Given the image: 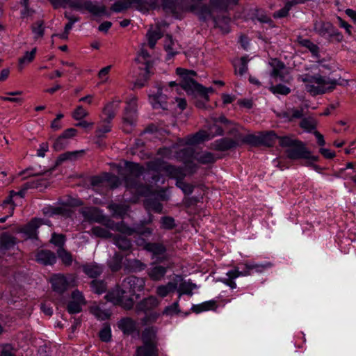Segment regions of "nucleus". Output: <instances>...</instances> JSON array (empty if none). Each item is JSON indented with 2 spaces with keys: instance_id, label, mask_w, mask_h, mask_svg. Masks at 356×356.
<instances>
[{
  "instance_id": "1",
  "label": "nucleus",
  "mask_w": 356,
  "mask_h": 356,
  "mask_svg": "<svg viewBox=\"0 0 356 356\" xmlns=\"http://www.w3.org/2000/svg\"><path fill=\"white\" fill-rule=\"evenodd\" d=\"M145 281L143 278L134 275L124 278L120 285L109 291L105 296L107 301L114 305L122 307L126 310H130L134 307V300L132 296L138 291L144 289Z\"/></svg>"
},
{
  "instance_id": "2",
  "label": "nucleus",
  "mask_w": 356,
  "mask_h": 356,
  "mask_svg": "<svg viewBox=\"0 0 356 356\" xmlns=\"http://www.w3.org/2000/svg\"><path fill=\"white\" fill-rule=\"evenodd\" d=\"M204 127L206 129H202V143L209 140L215 136H222L225 134L228 136L241 137L238 124L227 118L224 114L213 118L210 121L204 120Z\"/></svg>"
},
{
  "instance_id": "3",
  "label": "nucleus",
  "mask_w": 356,
  "mask_h": 356,
  "mask_svg": "<svg viewBox=\"0 0 356 356\" xmlns=\"http://www.w3.org/2000/svg\"><path fill=\"white\" fill-rule=\"evenodd\" d=\"M200 143V131H197L193 136H188L185 140L186 147H180L177 145H172L170 147L160 148L158 154L162 157L168 159H175L182 161L186 165L193 163L196 159L195 155V145Z\"/></svg>"
},
{
  "instance_id": "4",
  "label": "nucleus",
  "mask_w": 356,
  "mask_h": 356,
  "mask_svg": "<svg viewBox=\"0 0 356 356\" xmlns=\"http://www.w3.org/2000/svg\"><path fill=\"white\" fill-rule=\"evenodd\" d=\"M300 80L307 83H317L318 86H307L308 90L312 92L314 95L325 94L326 92L334 90L337 86H343L347 83V81L341 79V76L337 79H330L329 76H324L320 74H305L301 76Z\"/></svg>"
},
{
  "instance_id": "5",
  "label": "nucleus",
  "mask_w": 356,
  "mask_h": 356,
  "mask_svg": "<svg viewBox=\"0 0 356 356\" xmlns=\"http://www.w3.org/2000/svg\"><path fill=\"white\" fill-rule=\"evenodd\" d=\"M176 74L179 76V82L177 83L175 81H170L169 83L170 88L180 86L187 95L193 98H196L200 95V84L195 79L197 77L196 72L182 67H177L176 69Z\"/></svg>"
},
{
  "instance_id": "6",
  "label": "nucleus",
  "mask_w": 356,
  "mask_h": 356,
  "mask_svg": "<svg viewBox=\"0 0 356 356\" xmlns=\"http://www.w3.org/2000/svg\"><path fill=\"white\" fill-rule=\"evenodd\" d=\"M161 7L166 13L181 18L186 12L199 15L200 0H161Z\"/></svg>"
},
{
  "instance_id": "7",
  "label": "nucleus",
  "mask_w": 356,
  "mask_h": 356,
  "mask_svg": "<svg viewBox=\"0 0 356 356\" xmlns=\"http://www.w3.org/2000/svg\"><path fill=\"white\" fill-rule=\"evenodd\" d=\"M144 170V168L139 164L132 162L126 163L124 168L120 171V175L123 177L127 190L137 195L143 194L145 187L138 182V179Z\"/></svg>"
},
{
  "instance_id": "8",
  "label": "nucleus",
  "mask_w": 356,
  "mask_h": 356,
  "mask_svg": "<svg viewBox=\"0 0 356 356\" xmlns=\"http://www.w3.org/2000/svg\"><path fill=\"white\" fill-rule=\"evenodd\" d=\"M281 147H287L285 150L286 157L291 161L305 159L308 156L309 149L305 143L300 140L292 139L289 136H282L280 138Z\"/></svg>"
},
{
  "instance_id": "9",
  "label": "nucleus",
  "mask_w": 356,
  "mask_h": 356,
  "mask_svg": "<svg viewBox=\"0 0 356 356\" xmlns=\"http://www.w3.org/2000/svg\"><path fill=\"white\" fill-rule=\"evenodd\" d=\"M281 136L274 131L259 132V136L254 134H248L242 137L241 142L250 145L251 147H258L263 145L266 147H273L276 140L280 141Z\"/></svg>"
},
{
  "instance_id": "10",
  "label": "nucleus",
  "mask_w": 356,
  "mask_h": 356,
  "mask_svg": "<svg viewBox=\"0 0 356 356\" xmlns=\"http://www.w3.org/2000/svg\"><path fill=\"white\" fill-rule=\"evenodd\" d=\"M313 29L318 35L327 39L329 41L334 40L337 42H341L343 35L332 22L316 19L313 22Z\"/></svg>"
},
{
  "instance_id": "11",
  "label": "nucleus",
  "mask_w": 356,
  "mask_h": 356,
  "mask_svg": "<svg viewBox=\"0 0 356 356\" xmlns=\"http://www.w3.org/2000/svg\"><path fill=\"white\" fill-rule=\"evenodd\" d=\"M67 6L79 11L86 10L94 15H110L104 5L90 0H67Z\"/></svg>"
},
{
  "instance_id": "12",
  "label": "nucleus",
  "mask_w": 356,
  "mask_h": 356,
  "mask_svg": "<svg viewBox=\"0 0 356 356\" xmlns=\"http://www.w3.org/2000/svg\"><path fill=\"white\" fill-rule=\"evenodd\" d=\"M105 226L110 229L117 230L127 235H131L134 233H136L138 236V238H140V237H149L152 234V229L151 228L143 227L132 229L126 226L123 222L116 224L111 219L106 220Z\"/></svg>"
},
{
  "instance_id": "13",
  "label": "nucleus",
  "mask_w": 356,
  "mask_h": 356,
  "mask_svg": "<svg viewBox=\"0 0 356 356\" xmlns=\"http://www.w3.org/2000/svg\"><path fill=\"white\" fill-rule=\"evenodd\" d=\"M239 268V267H237L228 270L225 277L214 276L215 273L211 271L209 276L205 277V281L207 282V280H209L210 277H211L212 282H220L229 286L231 289H235L237 287L235 280L240 276H243Z\"/></svg>"
},
{
  "instance_id": "14",
  "label": "nucleus",
  "mask_w": 356,
  "mask_h": 356,
  "mask_svg": "<svg viewBox=\"0 0 356 356\" xmlns=\"http://www.w3.org/2000/svg\"><path fill=\"white\" fill-rule=\"evenodd\" d=\"M125 103L127 106L124 111L123 121L129 125H133L137 118L138 97L131 95Z\"/></svg>"
},
{
  "instance_id": "15",
  "label": "nucleus",
  "mask_w": 356,
  "mask_h": 356,
  "mask_svg": "<svg viewBox=\"0 0 356 356\" xmlns=\"http://www.w3.org/2000/svg\"><path fill=\"white\" fill-rule=\"evenodd\" d=\"M272 78L275 81L284 83H290L292 80L291 76L286 70L284 63L279 59H275L273 62V70L270 74Z\"/></svg>"
},
{
  "instance_id": "16",
  "label": "nucleus",
  "mask_w": 356,
  "mask_h": 356,
  "mask_svg": "<svg viewBox=\"0 0 356 356\" xmlns=\"http://www.w3.org/2000/svg\"><path fill=\"white\" fill-rule=\"evenodd\" d=\"M86 304V301L83 293L79 290H75L72 293L71 300L67 305V312L71 314H77L81 312L82 306Z\"/></svg>"
},
{
  "instance_id": "17",
  "label": "nucleus",
  "mask_w": 356,
  "mask_h": 356,
  "mask_svg": "<svg viewBox=\"0 0 356 356\" xmlns=\"http://www.w3.org/2000/svg\"><path fill=\"white\" fill-rule=\"evenodd\" d=\"M238 147H239L238 140L229 138V136H222L221 138L211 143V149L220 152L232 150Z\"/></svg>"
},
{
  "instance_id": "18",
  "label": "nucleus",
  "mask_w": 356,
  "mask_h": 356,
  "mask_svg": "<svg viewBox=\"0 0 356 356\" xmlns=\"http://www.w3.org/2000/svg\"><path fill=\"white\" fill-rule=\"evenodd\" d=\"M211 18L213 27L219 29L222 34L227 35L231 31L232 18L229 15L211 14Z\"/></svg>"
},
{
  "instance_id": "19",
  "label": "nucleus",
  "mask_w": 356,
  "mask_h": 356,
  "mask_svg": "<svg viewBox=\"0 0 356 356\" xmlns=\"http://www.w3.org/2000/svg\"><path fill=\"white\" fill-rule=\"evenodd\" d=\"M81 213L86 221L102 223L105 225L106 218L102 211L96 207H85L81 211Z\"/></svg>"
},
{
  "instance_id": "20",
  "label": "nucleus",
  "mask_w": 356,
  "mask_h": 356,
  "mask_svg": "<svg viewBox=\"0 0 356 356\" xmlns=\"http://www.w3.org/2000/svg\"><path fill=\"white\" fill-rule=\"evenodd\" d=\"M159 305V300L157 298L150 296L147 298H143L136 305L135 312L137 314H147L157 307Z\"/></svg>"
},
{
  "instance_id": "21",
  "label": "nucleus",
  "mask_w": 356,
  "mask_h": 356,
  "mask_svg": "<svg viewBox=\"0 0 356 356\" xmlns=\"http://www.w3.org/2000/svg\"><path fill=\"white\" fill-rule=\"evenodd\" d=\"M163 90L168 91L167 88H159L158 92L155 95H149V100L153 108L163 110L167 109L168 107V95L163 93Z\"/></svg>"
},
{
  "instance_id": "22",
  "label": "nucleus",
  "mask_w": 356,
  "mask_h": 356,
  "mask_svg": "<svg viewBox=\"0 0 356 356\" xmlns=\"http://www.w3.org/2000/svg\"><path fill=\"white\" fill-rule=\"evenodd\" d=\"M145 237H140V238L136 239V242L138 245L144 246V248L152 252L155 256L163 255L165 252V248L161 243H146L145 241Z\"/></svg>"
},
{
  "instance_id": "23",
  "label": "nucleus",
  "mask_w": 356,
  "mask_h": 356,
  "mask_svg": "<svg viewBox=\"0 0 356 356\" xmlns=\"http://www.w3.org/2000/svg\"><path fill=\"white\" fill-rule=\"evenodd\" d=\"M244 268L241 271L243 276L251 275V271L254 270L257 273H261L268 268L272 266L270 262L255 263V262H245L243 264Z\"/></svg>"
},
{
  "instance_id": "24",
  "label": "nucleus",
  "mask_w": 356,
  "mask_h": 356,
  "mask_svg": "<svg viewBox=\"0 0 356 356\" xmlns=\"http://www.w3.org/2000/svg\"><path fill=\"white\" fill-rule=\"evenodd\" d=\"M51 283L53 290L60 294L70 287V282L67 277L60 274L54 275L51 279Z\"/></svg>"
},
{
  "instance_id": "25",
  "label": "nucleus",
  "mask_w": 356,
  "mask_h": 356,
  "mask_svg": "<svg viewBox=\"0 0 356 356\" xmlns=\"http://www.w3.org/2000/svg\"><path fill=\"white\" fill-rule=\"evenodd\" d=\"M45 223L41 218H33L27 225L21 228L20 232L25 234L29 238H35L37 236L38 228Z\"/></svg>"
},
{
  "instance_id": "26",
  "label": "nucleus",
  "mask_w": 356,
  "mask_h": 356,
  "mask_svg": "<svg viewBox=\"0 0 356 356\" xmlns=\"http://www.w3.org/2000/svg\"><path fill=\"white\" fill-rule=\"evenodd\" d=\"M250 19L254 22L257 20L261 23L268 24L270 26H273V22L270 17L266 15L265 10L262 8L256 7L250 11Z\"/></svg>"
},
{
  "instance_id": "27",
  "label": "nucleus",
  "mask_w": 356,
  "mask_h": 356,
  "mask_svg": "<svg viewBox=\"0 0 356 356\" xmlns=\"http://www.w3.org/2000/svg\"><path fill=\"white\" fill-rule=\"evenodd\" d=\"M134 7L142 12L147 13L150 10H154L158 6V0H131Z\"/></svg>"
},
{
  "instance_id": "28",
  "label": "nucleus",
  "mask_w": 356,
  "mask_h": 356,
  "mask_svg": "<svg viewBox=\"0 0 356 356\" xmlns=\"http://www.w3.org/2000/svg\"><path fill=\"white\" fill-rule=\"evenodd\" d=\"M118 326L124 334H131L136 330V322L129 317L123 318L118 323Z\"/></svg>"
},
{
  "instance_id": "29",
  "label": "nucleus",
  "mask_w": 356,
  "mask_h": 356,
  "mask_svg": "<svg viewBox=\"0 0 356 356\" xmlns=\"http://www.w3.org/2000/svg\"><path fill=\"white\" fill-rule=\"evenodd\" d=\"M36 261L44 265H52L56 262V257L53 252L42 250L37 253Z\"/></svg>"
},
{
  "instance_id": "30",
  "label": "nucleus",
  "mask_w": 356,
  "mask_h": 356,
  "mask_svg": "<svg viewBox=\"0 0 356 356\" xmlns=\"http://www.w3.org/2000/svg\"><path fill=\"white\" fill-rule=\"evenodd\" d=\"M83 271L91 278L99 276L103 272V266L96 263H88L82 266Z\"/></svg>"
},
{
  "instance_id": "31",
  "label": "nucleus",
  "mask_w": 356,
  "mask_h": 356,
  "mask_svg": "<svg viewBox=\"0 0 356 356\" xmlns=\"http://www.w3.org/2000/svg\"><path fill=\"white\" fill-rule=\"evenodd\" d=\"M120 100H113L104 106L103 114L106 117V120L111 121L115 118L116 112L120 107Z\"/></svg>"
},
{
  "instance_id": "32",
  "label": "nucleus",
  "mask_w": 356,
  "mask_h": 356,
  "mask_svg": "<svg viewBox=\"0 0 356 356\" xmlns=\"http://www.w3.org/2000/svg\"><path fill=\"white\" fill-rule=\"evenodd\" d=\"M163 171L169 177L175 179L177 181L178 179H184L185 177V172L182 168L175 167L172 165H165L163 167Z\"/></svg>"
},
{
  "instance_id": "33",
  "label": "nucleus",
  "mask_w": 356,
  "mask_h": 356,
  "mask_svg": "<svg viewBox=\"0 0 356 356\" xmlns=\"http://www.w3.org/2000/svg\"><path fill=\"white\" fill-rule=\"evenodd\" d=\"M157 329L156 327H146L142 332L143 344H156Z\"/></svg>"
},
{
  "instance_id": "34",
  "label": "nucleus",
  "mask_w": 356,
  "mask_h": 356,
  "mask_svg": "<svg viewBox=\"0 0 356 356\" xmlns=\"http://www.w3.org/2000/svg\"><path fill=\"white\" fill-rule=\"evenodd\" d=\"M90 312L99 321L109 319L111 316V312L109 309H104L100 305L90 307Z\"/></svg>"
},
{
  "instance_id": "35",
  "label": "nucleus",
  "mask_w": 356,
  "mask_h": 356,
  "mask_svg": "<svg viewBox=\"0 0 356 356\" xmlns=\"http://www.w3.org/2000/svg\"><path fill=\"white\" fill-rule=\"evenodd\" d=\"M231 302V300H210L202 302V312L204 311L213 310L216 311L219 307H225L227 302Z\"/></svg>"
},
{
  "instance_id": "36",
  "label": "nucleus",
  "mask_w": 356,
  "mask_h": 356,
  "mask_svg": "<svg viewBox=\"0 0 356 356\" xmlns=\"http://www.w3.org/2000/svg\"><path fill=\"white\" fill-rule=\"evenodd\" d=\"M136 356H158L156 344H143L136 350Z\"/></svg>"
},
{
  "instance_id": "37",
  "label": "nucleus",
  "mask_w": 356,
  "mask_h": 356,
  "mask_svg": "<svg viewBox=\"0 0 356 356\" xmlns=\"http://www.w3.org/2000/svg\"><path fill=\"white\" fill-rule=\"evenodd\" d=\"M317 127L316 120L314 118H303L300 120V127L305 131L313 134L316 131Z\"/></svg>"
},
{
  "instance_id": "38",
  "label": "nucleus",
  "mask_w": 356,
  "mask_h": 356,
  "mask_svg": "<svg viewBox=\"0 0 356 356\" xmlns=\"http://www.w3.org/2000/svg\"><path fill=\"white\" fill-rule=\"evenodd\" d=\"M167 272V268L161 266H155L148 270L149 277L154 281L161 280Z\"/></svg>"
},
{
  "instance_id": "39",
  "label": "nucleus",
  "mask_w": 356,
  "mask_h": 356,
  "mask_svg": "<svg viewBox=\"0 0 356 356\" xmlns=\"http://www.w3.org/2000/svg\"><path fill=\"white\" fill-rule=\"evenodd\" d=\"M149 58L150 56L147 51L142 48L138 56L135 59L137 63L145 65L144 70L147 73H149V69L152 67V63L149 60Z\"/></svg>"
},
{
  "instance_id": "40",
  "label": "nucleus",
  "mask_w": 356,
  "mask_h": 356,
  "mask_svg": "<svg viewBox=\"0 0 356 356\" xmlns=\"http://www.w3.org/2000/svg\"><path fill=\"white\" fill-rule=\"evenodd\" d=\"M209 6L211 8L209 11L211 15L213 14V10L226 13L228 12L229 8L227 0H210Z\"/></svg>"
},
{
  "instance_id": "41",
  "label": "nucleus",
  "mask_w": 356,
  "mask_h": 356,
  "mask_svg": "<svg viewBox=\"0 0 356 356\" xmlns=\"http://www.w3.org/2000/svg\"><path fill=\"white\" fill-rule=\"evenodd\" d=\"M15 243V238L13 236L6 234H2L0 237V252L10 249Z\"/></svg>"
},
{
  "instance_id": "42",
  "label": "nucleus",
  "mask_w": 356,
  "mask_h": 356,
  "mask_svg": "<svg viewBox=\"0 0 356 356\" xmlns=\"http://www.w3.org/2000/svg\"><path fill=\"white\" fill-rule=\"evenodd\" d=\"M13 194L17 195L16 193L11 192L10 195H8L3 202L2 207L3 208L8 207L9 209L8 214L6 215L4 217L0 218V222H4L7 220V218L11 216L13 213L15 209V204L13 201Z\"/></svg>"
},
{
  "instance_id": "43",
  "label": "nucleus",
  "mask_w": 356,
  "mask_h": 356,
  "mask_svg": "<svg viewBox=\"0 0 356 356\" xmlns=\"http://www.w3.org/2000/svg\"><path fill=\"white\" fill-rule=\"evenodd\" d=\"M36 51L37 49L35 47L31 51H26L22 57L19 58L18 68L20 71L24 69L26 65L33 60Z\"/></svg>"
},
{
  "instance_id": "44",
  "label": "nucleus",
  "mask_w": 356,
  "mask_h": 356,
  "mask_svg": "<svg viewBox=\"0 0 356 356\" xmlns=\"http://www.w3.org/2000/svg\"><path fill=\"white\" fill-rule=\"evenodd\" d=\"M83 151L66 152L59 155L56 160V164L59 165L65 161H74L79 156L82 155Z\"/></svg>"
},
{
  "instance_id": "45",
  "label": "nucleus",
  "mask_w": 356,
  "mask_h": 356,
  "mask_svg": "<svg viewBox=\"0 0 356 356\" xmlns=\"http://www.w3.org/2000/svg\"><path fill=\"white\" fill-rule=\"evenodd\" d=\"M300 44L301 46L307 49V50L312 53V55L313 57H316V58L319 57L320 48H319L318 45L313 43V42L309 40V39H308V38L302 39L301 41L300 42Z\"/></svg>"
},
{
  "instance_id": "46",
  "label": "nucleus",
  "mask_w": 356,
  "mask_h": 356,
  "mask_svg": "<svg viewBox=\"0 0 356 356\" xmlns=\"http://www.w3.org/2000/svg\"><path fill=\"white\" fill-rule=\"evenodd\" d=\"M132 6H134V3L131 0H118L112 5L111 10L115 13H121Z\"/></svg>"
},
{
  "instance_id": "47",
  "label": "nucleus",
  "mask_w": 356,
  "mask_h": 356,
  "mask_svg": "<svg viewBox=\"0 0 356 356\" xmlns=\"http://www.w3.org/2000/svg\"><path fill=\"white\" fill-rule=\"evenodd\" d=\"M114 243L122 250H129L131 248V243L126 236L116 235L113 238Z\"/></svg>"
},
{
  "instance_id": "48",
  "label": "nucleus",
  "mask_w": 356,
  "mask_h": 356,
  "mask_svg": "<svg viewBox=\"0 0 356 356\" xmlns=\"http://www.w3.org/2000/svg\"><path fill=\"white\" fill-rule=\"evenodd\" d=\"M148 44L151 49H154L156 42L162 37V33L159 28L154 30H149L147 33Z\"/></svg>"
},
{
  "instance_id": "49",
  "label": "nucleus",
  "mask_w": 356,
  "mask_h": 356,
  "mask_svg": "<svg viewBox=\"0 0 356 356\" xmlns=\"http://www.w3.org/2000/svg\"><path fill=\"white\" fill-rule=\"evenodd\" d=\"M108 229L109 228L107 227L106 228H104L100 226H95L91 229L90 233L96 237L108 238H111L113 236V234L109 232Z\"/></svg>"
},
{
  "instance_id": "50",
  "label": "nucleus",
  "mask_w": 356,
  "mask_h": 356,
  "mask_svg": "<svg viewBox=\"0 0 356 356\" xmlns=\"http://www.w3.org/2000/svg\"><path fill=\"white\" fill-rule=\"evenodd\" d=\"M92 291L97 294H102L106 291L107 284L103 280H94L90 283Z\"/></svg>"
},
{
  "instance_id": "51",
  "label": "nucleus",
  "mask_w": 356,
  "mask_h": 356,
  "mask_svg": "<svg viewBox=\"0 0 356 356\" xmlns=\"http://www.w3.org/2000/svg\"><path fill=\"white\" fill-rule=\"evenodd\" d=\"M57 254L65 266H70L72 264V255L65 249L58 248L57 250Z\"/></svg>"
},
{
  "instance_id": "52",
  "label": "nucleus",
  "mask_w": 356,
  "mask_h": 356,
  "mask_svg": "<svg viewBox=\"0 0 356 356\" xmlns=\"http://www.w3.org/2000/svg\"><path fill=\"white\" fill-rule=\"evenodd\" d=\"M145 206L148 211H153L159 213H161L163 209L162 204L156 200H146L145 202Z\"/></svg>"
},
{
  "instance_id": "53",
  "label": "nucleus",
  "mask_w": 356,
  "mask_h": 356,
  "mask_svg": "<svg viewBox=\"0 0 356 356\" xmlns=\"http://www.w3.org/2000/svg\"><path fill=\"white\" fill-rule=\"evenodd\" d=\"M32 32L34 34V38L38 39L42 38L44 32V22L42 20L38 21L31 26Z\"/></svg>"
},
{
  "instance_id": "54",
  "label": "nucleus",
  "mask_w": 356,
  "mask_h": 356,
  "mask_svg": "<svg viewBox=\"0 0 356 356\" xmlns=\"http://www.w3.org/2000/svg\"><path fill=\"white\" fill-rule=\"evenodd\" d=\"M291 7L289 5L288 1L285 3L283 8H280V10L275 11L273 13L274 19H283L289 15V12L291 10Z\"/></svg>"
},
{
  "instance_id": "55",
  "label": "nucleus",
  "mask_w": 356,
  "mask_h": 356,
  "mask_svg": "<svg viewBox=\"0 0 356 356\" xmlns=\"http://www.w3.org/2000/svg\"><path fill=\"white\" fill-rule=\"evenodd\" d=\"M270 90L273 94H278L281 95H287L290 94L291 91L290 88L282 85V83H277L276 86H272Z\"/></svg>"
},
{
  "instance_id": "56",
  "label": "nucleus",
  "mask_w": 356,
  "mask_h": 356,
  "mask_svg": "<svg viewBox=\"0 0 356 356\" xmlns=\"http://www.w3.org/2000/svg\"><path fill=\"white\" fill-rule=\"evenodd\" d=\"M122 257L115 254L109 262V267L112 271L115 272L121 268Z\"/></svg>"
},
{
  "instance_id": "57",
  "label": "nucleus",
  "mask_w": 356,
  "mask_h": 356,
  "mask_svg": "<svg viewBox=\"0 0 356 356\" xmlns=\"http://www.w3.org/2000/svg\"><path fill=\"white\" fill-rule=\"evenodd\" d=\"M111 129V121L106 120L104 122L103 124H100L97 131H96V135L97 137L101 138L103 137L104 135L106 133H108Z\"/></svg>"
},
{
  "instance_id": "58",
  "label": "nucleus",
  "mask_w": 356,
  "mask_h": 356,
  "mask_svg": "<svg viewBox=\"0 0 356 356\" xmlns=\"http://www.w3.org/2000/svg\"><path fill=\"white\" fill-rule=\"evenodd\" d=\"M0 356H15V350L9 343L0 345Z\"/></svg>"
},
{
  "instance_id": "59",
  "label": "nucleus",
  "mask_w": 356,
  "mask_h": 356,
  "mask_svg": "<svg viewBox=\"0 0 356 356\" xmlns=\"http://www.w3.org/2000/svg\"><path fill=\"white\" fill-rule=\"evenodd\" d=\"M100 339L104 342H108L111 339V330L109 325H106L99 333Z\"/></svg>"
},
{
  "instance_id": "60",
  "label": "nucleus",
  "mask_w": 356,
  "mask_h": 356,
  "mask_svg": "<svg viewBox=\"0 0 356 356\" xmlns=\"http://www.w3.org/2000/svg\"><path fill=\"white\" fill-rule=\"evenodd\" d=\"M69 145V140L60 136L54 142L53 147L56 151H61Z\"/></svg>"
},
{
  "instance_id": "61",
  "label": "nucleus",
  "mask_w": 356,
  "mask_h": 356,
  "mask_svg": "<svg viewBox=\"0 0 356 356\" xmlns=\"http://www.w3.org/2000/svg\"><path fill=\"white\" fill-rule=\"evenodd\" d=\"M65 242V238L63 234H57L56 233L52 234L51 243L58 246V248H63V245Z\"/></svg>"
},
{
  "instance_id": "62",
  "label": "nucleus",
  "mask_w": 356,
  "mask_h": 356,
  "mask_svg": "<svg viewBox=\"0 0 356 356\" xmlns=\"http://www.w3.org/2000/svg\"><path fill=\"white\" fill-rule=\"evenodd\" d=\"M161 227L165 229H172L175 227V220L170 216H164L161 219Z\"/></svg>"
},
{
  "instance_id": "63",
  "label": "nucleus",
  "mask_w": 356,
  "mask_h": 356,
  "mask_svg": "<svg viewBox=\"0 0 356 356\" xmlns=\"http://www.w3.org/2000/svg\"><path fill=\"white\" fill-rule=\"evenodd\" d=\"M176 186L186 195H189L193 191V186L189 184L185 183L183 179H178L176 181Z\"/></svg>"
},
{
  "instance_id": "64",
  "label": "nucleus",
  "mask_w": 356,
  "mask_h": 356,
  "mask_svg": "<svg viewBox=\"0 0 356 356\" xmlns=\"http://www.w3.org/2000/svg\"><path fill=\"white\" fill-rule=\"evenodd\" d=\"M88 115V111L82 106H78L73 112L72 117L76 120H81Z\"/></svg>"
}]
</instances>
